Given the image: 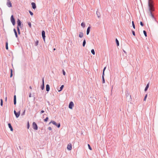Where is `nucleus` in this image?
<instances>
[{"mask_svg":"<svg viewBox=\"0 0 158 158\" xmlns=\"http://www.w3.org/2000/svg\"><path fill=\"white\" fill-rule=\"evenodd\" d=\"M148 6L149 7V10L150 13V15L154 19L155 21L158 23V21L156 20L154 15L152 13V11H154V9L153 8V6L152 3L151 4L150 3V0H148Z\"/></svg>","mask_w":158,"mask_h":158,"instance_id":"nucleus-1","label":"nucleus"},{"mask_svg":"<svg viewBox=\"0 0 158 158\" xmlns=\"http://www.w3.org/2000/svg\"><path fill=\"white\" fill-rule=\"evenodd\" d=\"M17 27H20L21 29H22L23 27V24L22 23V22H21L20 20L19 19H18L17 20Z\"/></svg>","mask_w":158,"mask_h":158,"instance_id":"nucleus-2","label":"nucleus"},{"mask_svg":"<svg viewBox=\"0 0 158 158\" xmlns=\"http://www.w3.org/2000/svg\"><path fill=\"white\" fill-rule=\"evenodd\" d=\"M51 123H52L53 125L56 126L58 128H59L60 127V123H57L55 121H52L49 123V124H50Z\"/></svg>","mask_w":158,"mask_h":158,"instance_id":"nucleus-3","label":"nucleus"},{"mask_svg":"<svg viewBox=\"0 0 158 158\" xmlns=\"http://www.w3.org/2000/svg\"><path fill=\"white\" fill-rule=\"evenodd\" d=\"M10 21L13 25H15V20L13 15H12L10 17Z\"/></svg>","mask_w":158,"mask_h":158,"instance_id":"nucleus-4","label":"nucleus"},{"mask_svg":"<svg viewBox=\"0 0 158 158\" xmlns=\"http://www.w3.org/2000/svg\"><path fill=\"white\" fill-rule=\"evenodd\" d=\"M32 127L35 130H36L38 129V127L37 125L35 122H33L32 123Z\"/></svg>","mask_w":158,"mask_h":158,"instance_id":"nucleus-5","label":"nucleus"},{"mask_svg":"<svg viewBox=\"0 0 158 158\" xmlns=\"http://www.w3.org/2000/svg\"><path fill=\"white\" fill-rule=\"evenodd\" d=\"M14 114L16 116V118H18L19 117V116L20 115V110H19L18 112H17L15 110H14Z\"/></svg>","mask_w":158,"mask_h":158,"instance_id":"nucleus-6","label":"nucleus"},{"mask_svg":"<svg viewBox=\"0 0 158 158\" xmlns=\"http://www.w3.org/2000/svg\"><path fill=\"white\" fill-rule=\"evenodd\" d=\"M45 34V31L44 30H42V35L44 42H45V39L46 37Z\"/></svg>","mask_w":158,"mask_h":158,"instance_id":"nucleus-7","label":"nucleus"},{"mask_svg":"<svg viewBox=\"0 0 158 158\" xmlns=\"http://www.w3.org/2000/svg\"><path fill=\"white\" fill-rule=\"evenodd\" d=\"M6 5L9 7H10L12 6V3L10 1V0H7Z\"/></svg>","mask_w":158,"mask_h":158,"instance_id":"nucleus-8","label":"nucleus"},{"mask_svg":"<svg viewBox=\"0 0 158 158\" xmlns=\"http://www.w3.org/2000/svg\"><path fill=\"white\" fill-rule=\"evenodd\" d=\"M74 103L72 101L70 102L69 104V108L71 109H72Z\"/></svg>","mask_w":158,"mask_h":158,"instance_id":"nucleus-9","label":"nucleus"},{"mask_svg":"<svg viewBox=\"0 0 158 158\" xmlns=\"http://www.w3.org/2000/svg\"><path fill=\"white\" fill-rule=\"evenodd\" d=\"M42 85L41 86V88L43 90L44 89V77L42 79Z\"/></svg>","mask_w":158,"mask_h":158,"instance_id":"nucleus-10","label":"nucleus"},{"mask_svg":"<svg viewBox=\"0 0 158 158\" xmlns=\"http://www.w3.org/2000/svg\"><path fill=\"white\" fill-rule=\"evenodd\" d=\"M72 148V145L71 144L69 143L67 145V148L68 150H71Z\"/></svg>","mask_w":158,"mask_h":158,"instance_id":"nucleus-11","label":"nucleus"},{"mask_svg":"<svg viewBox=\"0 0 158 158\" xmlns=\"http://www.w3.org/2000/svg\"><path fill=\"white\" fill-rule=\"evenodd\" d=\"M32 8L34 9H35L36 8V4L35 3L32 2L31 3Z\"/></svg>","mask_w":158,"mask_h":158,"instance_id":"nucleus-12","label":"nucleus"},{"mask_svg":"<svg viewBox=\"0 0 158 158\" xmlns=\"http://www.w3.org/2000/svg\"><path fill=\"white\" fill-rule=\"evenodd\" d=\"M13 31H14V33H15V36L16 37V38H17V39H18L19 38H18V34H17V32L16 30L14 28V29H13Z\"/></svg>","mask_w":158,"mask_h":158,"instance_id":"nucleus-13","label":"nucleus"},{"mask_svg":"<svg viewBox=\"0 0 158 158\" xmlns=\"http://www.w3.org/2000/svg\"><path fill=\"white\" fill-rule=\"evenodd\" d=\"M9 127L10 128V130L11 131H13V128L11 125V124L10 123H9L8 124Z\"/></svg>","mask_w":158,"mask_h":158,"instance_id":"nucleus-14","label":"nucleus"},{"mask_svg":"<svg viewBox=\"0 0 158 158\" xmlns=\"http://www.w3.org/2000/svg\"><path fill=\"white\" fill-rule=\"evenodd\" d=\"M14 104L15 105L16 104V95H14Z\"/></svg>","mask_w":158,"mask_h":158,"instance_id":"nucleus-15","label":"nucleus"},{"mask_svg":"<svg viewBox=\"0 0 158 158\" xmlns=\"http://www.w3.org/2000/svg\"><path fill=\"white\" fill-rule=\"evenodd\" d=\"M50 86L48 84H47L46 85V90L47 92H48L50 90Z\"/></svg>","mask_w":158,"mask_h":158,"instance_id":"nucleus-16","label":"nucleus"},{"mask_svg":"<svg viewBox=\"0 0 158 158\" xmlns=\"http://www.w3.org/2000/svg\"><path fill=\"white\" fill-rule=\"evenodd\" d=\"M90 28H91V27L89 26L88 27V28H87V31H86V34L87 35H89V34L90 32Z\"/></svg>","mask_w":158,"mask_h":158,"instance_id":"nucleus-17","label":"nucleus"},{"mask_svg":"<svg viewBox=\"0 0 158 158\" xmlns=\"http://www.w3.org/2000/svg\"><path fill=\"white\" fill-rule=\"evenodd\" d=\"M149 83H148V84H147L146 85V87H145V88L144 91H146L147 90L148 88H149Z\"/></svg>","mask_w":158,"mask_h":158,"instance_id":"nucleus-18","label":"nucleus"},{"mask_svg":"<svg viewBox=\"0 0 158 158\" xmlns=\"http://www.w3.org/2000/svg\"><path fill=\"white\" fill-rule=\"evenodd\" d=\"M104 75H105L102 74V83L103 84L105 83V80L104 77Z\"/></svg>","mask_w":158,"mask_h":158,"instance_id":"nucleus-19","label":"nucleus"},{"mask_svg":"<svg viewBox=\"0 0 158 158\" xmlns=\"http://www.w3.org/2000/svg\"><path fill=\"white\" fill-rule=\"evenodd\" d=\"M79 36L80 38H82L83 36V34L82 32H80Z\"/></svg>","mask_w":158,"mask_h":158,"instance_id":"nucleus-20","label":"nucleus"},{"mask_svg":"<svg viewBox=\"0 0 158 158\" xmlns=\"http://www.w3.org/2000/svg\"><path fill=\"white\" fill-rule=\"evenodd\" d=\"M64 87V85H62L60 87V90H58V92H60L63 89V88Z\"/></svg>","mask_w":158,"mask_h":158,"instance_id":"nucleus-21","label":"nucleus"},{"mask_svg":"<svg viewBox=\"0 0 158 158\" xmlns=\"http://www.w3.org/2000/svg\"><path fill=\"white\" fill-rule=\"evenodd\" d=\"M115 41L116 44L117 46H119V42L118 40V39L116 38L115 39Z\"/></svg>","mask_w":158,"mask_h":158,"instance_id":"nucleus-22","label":"nucleus"},{"mask_svg":"<svg viewBox=\"0 0 158 158\" xmlns=\"http://www.w3.org/2000/svg\"><path fill=\"white\" fill-rule=\"evenodd\" d=\"M10 77H11L13 76V70L12 69H10Z\"/></svg>","mask_w":158,"mask_h":158,"instance_id":"nucleus-23","label":"nucleus"},{"mask_svg":"<svg viewBox=\"0 0 158 158\" xmlns=\"http://www.w3.org/2000/svg\"><path fill=\"white\" fill-rule=\"evenodd\" d=\"M6 48L7 50L8 49V43L7 41L6 42Z\"/></svg>","mask_w":158,"mask_h":158,"instance_id":"nucleus-24","label":"nucleus"},{"mask_svg":"<svg viewBox=\"0 0 158 158\" xmlns=\"http://www.w3.org/2000/svg\"><path fill=\"white\" fill-rule=\"evenodd\" d=\"M86 44V40L85 39L84 40L82 44V45L83 47H85Z\"/></svg>","mask_w":158,"mask_h":158,"instance_id":"nucleus-25","label":"nucleus"},{"mask_svg":"<svg viewBox=\"0 0 158 158\" xmlns=\"http://www.w3.org/2000/svg\"><path fill=\"white\" fill-rule=\"evenodd\" d=\"M17 30L18 34L19 35L21 34L20 29L18 27H17Z\"/></svg>","mask_w":158,"mask_h":158,"instance_id":"nucleus-26","label":"nucleus"},{"mask_svg":"<svg viewBox=\"0 0 158 158\" xmlns=\"http://www.w3.org/2000/svg\"><path fill=\"white\" fill-rule=\"evenodd\" d=\"M39 42V40H36L35 42V44H34L35 46H37L38 45Z\"/></svg>","mask_w":158,"mask_h":158,"instance_id":"nucleus-27","label":"nucleus"},{"mask_svg":"<svg viewBox=\"0 0 158 158\" xmlns=\"http://www.w3.org/2000/svg\"><path fill=\"white\" fill-rule=\"evenodd\" d=\"M96 15H97V16L98 18H99L100 16V14L99 12L98 11H97L96 12Z\"/></svg>","mask_w":158,"mask_h":158,"instance_id":"nucleus-28","label":"nucleus"},{"mask_svg":"<svg viewBox=\"0 0 158 158\" xmlns=\"http://www.w3.org/2000/svg\"><path fill=\"white\" fill-rule=\"evenodd\" d=\"M132 27H133V28H134V29H135V24L134 23V22L133 21H132Z\"/></svg>","mask_w":158,"mask_h":158,"instance_id":"nucleus-29","label":"nucleus"},{"mask_svg":"<svg viewBox=\"0 0 158 158\" xmlns=\"http://www.w3.org/2000/svg\"><path fill=\"white\" fill-rule=\"evenodd\" d=\"M81 26L83 27H85V23L84 22H82L81 23Z\"/></svg>","mask_w":158,"mask_h":158,"instance_id":"nucleus-30","label":"nucleus"},{"mask_svg":"<svg viewBox=\"0 0 158 158\" xmlns=\"http://www.w3.org/2000/svg\"><path fill=\"white\" fill-rule=\"evenodd\" d=\"M30 127V124L29 121H28L27 123V129H29Z\"/></svg>","mask_w":158,"mask_h":158,"instance_id":"nucleus-31","label":"nucleus"},{"mask_svg":"<svg viewBox=\"0 0 158 158\" xmlns=\"http://www.w3.org/2000/svg\"><path fill=\"white\" fill-rule=\"evenodd\" d=\"M91 52L94 55L95 54V51H94V49H92L91 50Z\"/></svg>","mask_w":158,"mask_h":158,"instance_id":"nucleus-32","label":"nucleus"},{"mask_svg":"<svg viewBox=\"0 0 158 158\" xmlns=\"http://www.w3.org/2000/svg\"><path fill=\"white\" fill-rule=\"evenodd\" d=\"M143 34H144V35L146 37L147 36V34L146 31L145 30H143Z\"/></svg>","mask_w":158,"mask_h":158,"instance_id":"nucleus-33","label":"nucleus"},{"mask_svg":"<svg viewBox=\"0 0 158 158\" xmlns=\"http://www.w3.org/2000/svg\"><path fill=\"white\" fill-rule=\"evenodd\" d=\"M0 101H1L0 105H1V106H2L3 105V100H2V99H0Z\"/></svg>","mask_w":158,"mask_h":158,"instance_id":"nucleus-34","label":"nucleus"},{"mask_svg":"<svg viewBox=\"0 0 158 158\" xmlns=\"http://www.w3.org/2000/svg\"><path fill=\"white\" fill-rule=\"evenodd\" d=\"M106 69V67H105L104 68V69H103V70L102 74L105 75V70Z\"/></svg>","mask_w":158,"mask_h":158,"instance_id":"nucleus-35","label":"nucleus"},{"mask_svg":"<svg viewBox=\"0 0 158 158\" xmlns=\"http://www.w3.org/2000/svg\"><path fill=\"white\" fill-rule=\"evenodd\" d=\"M147 96H148V95L147 94H146L144 97V99H143V101H145L146 100V99L147 98Z\"/></svg>","mask_w":158,"mask_h":158,"instance_id":"nucleus-36","label":"nucleus"},{"mask_svg":"<svg viewBox=\"0 0 158 158\" xmlns=\"http://www.w3.org/2000/svg\"><path fill=\"white\" fill-rule=\"evenodd\" d=\"M28 24L29 27L30 28H31V23L30 22H29L28 23Z\"/></svg>","mask_w":158,"mask_h":158,"instance_id":"nucleus-37","label":"nucleus"},{"mask_svg":"<svg viewBox=\"0 0 158 158\" xmlns=\"http://www.w3.org/2000/svg\"><path fill=\"white\" fill-rule=\"evenodd\" d=\"M48 119V118L47 117L45 119H44V121L45 122H47Z\"/></svg>","mask_w":158,"mask_h":158,"instance_id":"nucleus-38","label":"nucleus"},{"mask_svg":"<svg viewBox=\"0 0 158 158\" xmlns=\"http://www.w3.org/2000/svg\"><path fill=\"white\" fill-rule=\"evenodd\" d=\"M129 95V93L128 92V91H127V92H126V97H127Z\"/></svg>","mask_w":158,"mask_h":158,"instance_id":"nucleus-39","label":"nucleus"},{"mask_svg":"<svg viewBox=\"0 0 158 158\" xmlns=\"http://www.w3.org/2000/svg\"><path fill=\"white\" fill-rule=\"evenodd\" d=\"M88 146L89 149L90 150H92V148L90 147V145L89 144H88Z\"/></svg>","mask_w":158,"mask_h":158,"instance_id":"nucleus-40","label":"nucleus"},{"mask_svg":"<svg viewBox=\"0 0 158 158\" xmlns=\"http://www.w3.org/2000/svg\"><path fill=\"white\" fill-rule=\"evenodd\" d=\"M29 12L31 15L32 16L33 15V12H31V11L29 10Z\"/></svg>","mask_w":158,"mask_h":158,"instance_id":"nucleus-41","label":"nucleus"},{"mask_svg":"<svg viewBox=\"0 0 158 158\" xmlns=\"http://www.w3.org/2000/svg\"><path fill=\"white\" fill-rule=\"evenodd\" d=\"M140 25L142 26H144V23H143L142 21H141L140 22Z\"/></svg>","mask_w":158,"mask_h":158,"instance_id":"nucleus-42","label":"nucleus"},{"mask_svg":"<svg viewBox=\"0 0 158 158\" xmlns=\"http://www.w3.org/2000/svg\"><path fill=\"white\" fill-rule=\"evenodd\" d=\"M62 72H63V74L64 75H65V74H66V73L65 72V71H64V69H63L62 70Z\"/></svg>","mask_w":158,"mask_h":158,"instance_id":"nucleus-43","label":"nucleus"},{"mask_svg":"<svg viewBox=\"0 0 158 158\" xmlns=\"http://www.w3.org/2000/svg\"><path fill=\"white\" fill-rule=\"evenodd\" d=\"M132 34L134 36H135V33L134 31L132 30Z\"/></svg>","mask_w":158,"mask_h":158,"instance_id":"nucleus-44","label":"nucleus"},{"mask_svg":"<svg viewBox=\"0 0 158 158\" xmlns=\"http://www.w3.org/2000/svg\"><path fill=\"white\" fill-rule=\"evenodd\" d=\"M25 110H24L23 112V113L21 114V115H24L25 113Z\"/></svg>","mask_w":158,"mask_h":158,"instance_id":"nucleus-45","label":"nucleus"},{"mask_svg":"<svg viewBox=\"0 0 158 158\" xmlns=\"http://www.w3.org/2000/svg\"><path fill=\"white\" fill-rule=\"evenodd\" d=\"M48 129L49 130H52V128L51 127H49L48 128Z\"/></svg>","mask_w":158,"mask_h":158,"instance_id":"nucleus-46","label":"nucleus"},{"mask_svg":"<svg viewBox=\"0 0 158 158\" xmlns=\"http://www.w3.org/2000/svg\"><path fill=\"white\" fill-rule=\"evenodd\" d=\"M44 110H42L40 111V113L41 114H42V113H44Z\"/></svg>","mask_w":158,"mask_h":158,"instance_id":"nucleus-47","label":"nucleus"},{"mask_svg":"<svg viewBox=\"0 0 158 158\" xmlns=\"http://www.w3.org/2000/svg\"><path fill=\"white\" fill-rule=\"evenodd\" d=\"M29 97H30V98L31 97V93H30L29 94Z\"/></svg>","mask_w":158,"mask_h":158,"instance_id":"nucleus-48","label":"nucleus"},{"mask_svg":"<svg viewBox=\"0 0 158 158\" xmlns=\"http://www.w3.org/2000/svg\"><path fill=\"white\" fill-rule=\"evenodd\" d=\"M123 52H124L125 53H126H126H127V52H126L125 50H123Z\"/></svg>","mask_w":158,"mask_h":158,"instance_id":"nucleus-49","label":"nucleus"},{"mask_svg":"<svg viewBox=\"0 0 158 158\" xmlns=\"http://www.w3.org/2000/svg\"><path fill=\"white\" fill-rule=\"evenodd\" d=\"M29 88H30V89H32V87H31V86H30L29 87Z\"/></svg>","mask_w":158,"mask_h":158,"instance_id":"nucleus-50","label":"nucleus"},{"mask_svg":"<svg viewBox=\"0 0 158 158\" xmlns=\"http://www.w3.org/2000/svg\"><path fill=\"white\" fill-rule=\"evenodd\" d=\"M7 101V97H6L5 98V101L6 102Z\"/></svg>","mask_w":158,"mask_h":158,"instance_id":"nucleus-51","label":"nucleus"},{"mask_svg":"<svg viewBox=\"0 0 158 158\" xmlns=\"http://www.w3.org/2000/svg\"><path fill=\"white\" fill-rule=\"evenodd\" d=\"M56 50V48H54L53 49V50Z\"/></svg>","mask_w":158,"mask_h":158,"instance_id":"nucleus-52","label":"nucleus"},{"mask_svg":"<svg viewBox=\"0 0 158 158\" xmlns=\"http://www.w3.org/2000/svg\"><path fill=\"white\" fill-rule=\"evenodd\" d=\"M131 95H130V98H131Z\"/></svg>","mask_w":158,"mask_h":158,"instance_id":"nucleus-53","label":"nucleus"}]
</instances>
